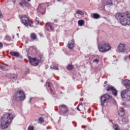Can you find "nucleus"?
I'll list each match as a JSON object with an SVG mask.
<instances>
[{
	"mask_svg": "<svg viewBox=\"0 0 130 130\" xmlns=\"http://www.w3.org/2000/svg\"><path fill=\"white\" fill-rule=\"evenodd\" d=\"M45 28L47 31H54V27L52 26V23L50 22H48L46 23L45 25Z\"/></svg>",
	"mask_w": 130,
	"mask_h": 130,
	"instance_id": "9b49d317",
	"label": "nucleus"
},
{
	"mask_svg": "<svg viewBox=\"0 0 130 130\" xmlns=\"http://www.w3.org/2000/svg\"><path fill=\"white\" fill-rule=\"evenodd\" d=\"M110 99H112V96L108 93L103 94L100 98L101 105L104 106L105 103H108Z\"/></svg>",
	"mask_w": 130,
	"mask_h": 130,
	"instance_id": "423d86ee",
	"label": "nucleus"
},
{
	"mask_svg": "<svg viewBox=\"0 0 130 130\" xmlns=\"http://www.w3.org/2000/svg\"><path fill=\"white\" fill-rule=\"evenodd\" d=\"M39 120V122H40V123H43V122H44V118L42 117H40L38 119Z\"/></svg>",
	"mask_w": 130,
	"mask_h": 130,
	"instance_id": "bb28decb",
	"label": "nucleus"
},
{
	"mask_svg": "<svg viewBox=\"0 0 130 130\" xmlns=\"http://www.w3.org/2000/svg\"><path fill=\"white\" fill-rule=\"evenodd\" d=\"M0 18H3V15L2 14V12L0 11Z\"/></svg>",
	"mask_w": 130,
	"mask_h": 130,
	"instance_id": "e433bc0d",
	"label": "nucleus"
},
{
	"mask_svg": "<svg viewBox=\"0 0 130 130\" xmlns=\"http://www.w3.org/2000/svg\"><path fill=\"white\" fill-rule=\"evenodd\" d=\"M106 5H108V6H109V5H110V2L107 1V2H106Z\"/></svg>",
	"mask_w": 130,
	"mask_h": 130,
	"instance_id": "f704fd0d",
	"label": "nucleus"
},
{
	"mask_svg": "<svg viewBox=\"0 0 130 130\" xmlns=\"http://www.w3.org/2000/svg\"><path fill=\"white\" fill-rule=\"evenodd\" d=\"M3 45H4L3 44V43L0 42V48H2V47H3Z\"/></svg>",
	"mask_w": 130,
	"mask_h": 130,
	"instance_id": "72a5a7b5",
	"label": "nucleus"
},
{
	"mask_svg": "<svg viewBox=\"0 0 130 130\" xmlns=\"http://www.w3.org/2000/svg\"><path fill=\"white\" fill-rule=\"evenodd\" d=\"M39 36H40V37H43V34H42L41 33H39Z\"/></svg>",
	"mask_w": 130,
	"mask_h": 130,
	"instance_id": "c9c22d12",
	"label": "nucleus"
},
{
	"mask_svg": "<svg viewBox=\"0 0 130 130\" xmlns=\"http://www.w3.org/2000/svg\"><path fill=\"white\" fill-rule=\"evenodd\" d=\"M122 124H127V123H128L129 122L128 118L126 117H123L122 119Z\"/></svg>",
	"mask_w": 130,
	"mask_h": 130,
	"instance_id": "aec40b11",
	"label": "nucleus"
},
{
	"mask_svg": "<svg viewBox=\"0 0 130 130\" xmlns=\"http://www.w3.org/2000/svg\"><path fill=\"white\" fill-rule=\"evenodd\" d=\"M118 114L121 117H122V116H124L125 114V110H124V109L123 108H120L118 111Z\"/></svg>",
	"mask_w": 130,
	"mask_h": 130,
	"instance_id": "ddd939ff",
	"label": "nucleus"
},
{
	"mask_svg": "<svg viewBox=\"0 0 130 130\" xmlns=\"http://www.w3.org/2000/svg\"><path fill=\"white\" fill-rule=\"evenodd\" d=\"M98 48L100 52L105 53V52H107V51L111 49V46H110V44L108 43L102 42L101 44L99 45Z\"/></svg>",
	"mask_w": 130,
	"mask_h": 130,
	"instance_id": "39448f33",
	"label": "nucleus"
},
{
	"mask_svg": "<svg viewBox=\"0 0 130 130\" xmlns=\"http://www.w3.org/2000/svg\"><path fill=\"white\" fill-rule=\"evenodd\" d=\"M40 58L41 59V58H42V55L40 56Z\"/></svg>",
	"mask_w": 130,
	"mask_h": 130,
	"instance_id": "a19ab883",
	"label": "nucleus"
},
{
	"mask_svg": "<svg viewBox=\"0 0 130 130\" xmlns=\"http://www.w3.org/2000/svg\"><path fill=\"white\" fill-rule=\"evenodd\" d=\"M77 109L79 111H82V110H84V106H83V104H79Z\"/></svg>",
	"mask_w": 130,
	"mask_h": 130,
	"instance_id": "4be33fe9",
	"label": "nucleus"
},
{
	"mask_svg": "<svg viewBox=\"0 0 130 130\" xmlns=\"http://www.w3.org/2000/svg\"><path fill=\"white\" fill-rule=\"evenodd\" d=\"M30 37L32 40H36V39H37V35L34 32L30 34Z\"/></svg>",
	"mask_w": 130,
	"mask_h": 130,
	"instance_id": "6ab92c4d",
	"label": "nucleus"
},
{
	"mask_svg": "<svg viewBox=\"0 0 130 130\" xmlns=\"http://www.w3.org/2000/svg\"><path fill=\"white\" fill-rule=\"evenodd\" d=\"M51 68L53 70H55L56 71H58V67L55 66H51Z\"/></svg>",
	"mask_w": 130,
	"mask_h": 130,
	"instance_id": "c85d7f7f",
	"label": "nucleus"
},
{
	"mask_svg": "<svg viewBox=\"0 0 130 130\" xmlns=\"http://www.w3.org/2000/svg\"><path fill=\"white\" fill-rule=\"evenodd\" d=\"M115 17L122 26H130V14L128 12L117 13Z\"/></svg>",
	"mask_w": 130,
	"mask_h": 130,
	"instance_id": "f03ea898",
	"label": "nucleus"
},
{
	"mask_svg": "<svg viewBox=\"0 0 130 130\" xmlns=\"http://www.w3.org/2000/svg\"><path fill=\"white\" fill-rule=\"evenodd\" d=\"M16 117L14 114L7 113L3 115L1 120V126L2 129H6L9 127V125L12 123L13 119Z\"/></svg>",
	"mask_w": 130,
	"mask_h": 130,
	"instance_id": "f257e3e1",
	"label": "nucleus"
},
{
	"mask_svg": "<svg viewBox=\"0 0 130 130\" xmlns=\"http://www.w3.org/2000/svg\"><path fill=\"white\" fill-rule=\"evenodd\" d=\"M13 99L15 101H24L26 99V94L23 90H19L15 92Z\"/></svg>",
	"mask_w": 130,
	"mask_h": 130,
	"instance_id": "7ed1b4c3",
	"label": "nucleus"
},
{
	"mask_svg": "<svg viewBox=\"0 0 130 130\" xmlns=\"http://www.w3.org/2000/svg\"><path fill=\"white\" fill-rule=\"evenodd\" d=\"M19 5L21 7H23V5H24L25 7H30V4L27 3V2H26L25 0H21V2L19 3Z\"/></svg>",
	"mask_w": 130,
	"mask_h": 130,
	"instance_id": "dca6fc26",
	"label": "nucleus"
},
{
	"mask_svg": "<svg viewBox=\"0 0 130 130\" xmlns=\"http://www.w3.org/2000/svg\"><path fill=\"white\" fill-rule=\"evenodd\" d=\"M106 91H107V92H109V91H111L114 96H117V90H116V89H115L114 87L111 85L107 86V87H106Z\"/></svg>",
	"mask_w": 130,
	"mask_h": 130,
	"instance_id": "1a4fd4ad",
	"label": "nucleus"
},
{
	"mask_svg": "<svg viewBox=\"0 0 130 130\" xmlns=\"http://www.w3.org/2000/svg\"><path fill=\"white\" fill-rule=\"evenodd\" d=\"M70 115H73L75 114V110H70Z\"/></svg>",
	"mask_w": 130,
	"mask_h": 130,
	"instance_id": "7c9ffc66",
	"label": "nucleus"
},
{
	"mask_svg": "<svg viewBox=\"0 0 130 130\" xmlns=\"http://www.w3.org/2000/svg\"><path fill=\"white\" fill-rule=\"evenodd\" d=\"M38 23H39V21H38Z\"/></svg>",
	"mask_w": 130,
	"mask_h": 130,
	"instance_id": "a18cd8bd",
	"label": "nucleus"
},
{
	"mask_svg": "<svg viewBox=\"0 0 130 130\" xmlns=\"http://www.w3.org/2000/svg\"><path fill=\"white\" fill-rule=\"evenodd\" d=\"M48 7H49L48 3H42L41 4H39L38 8V12H39V13L43 15V14L45 13L46 8H48Z\"/></svg>",
	"mask_w": 130,
	"mask_h": 130,
	"instance_id": "0eeeda50",
	"label": "nucleus"
},
{
	"mask_svg": "<svg viewBox=\"0 0 130 130\" xmlns=\"http://www.w3.org/2000/svg\"><path fill=\"white\" fill-rule=\"evenodd\" d=\"M124 86L126 88V89H130V81L126 79L122 82Z\"/></svg>",
	"mask_w": 130,
	"mask_h": 130,
	"instance_id": "4468645a",
	"label": "nucleus"
},
{
	"mask_svg": "<svg viewBox=\"0 0 130 130\" xmlns=\"http://www.w3.org/2000/svg\"><path fill=\"white\" fill-rule=\"evenodd\" d=\"M18 78V75L16 74H11L10 75V79H12V80H16Z\"/></svg>",
	"mask_w": 130,
	"mask_h": 130,
	"instance_id": "b1692460",
	"label": "nucleus"
},
{
	"mask_svg": "<svg viewBox=\"0 0 130 130\" xmlns=\"http://www.w3.org/2000/svg\"><path fill=\"white\" fill-rule=\"evenodd\" d=\"M27 1H28V2H31V0H27Z\"/></svg>",
	"mask_w": 130,
	"mask_h": 130,
	"instance_id": "c03bdc74",
	"label": "nucleus"
},
{
	"mask_svg": "<svg viewBox=\"0 0 130 130\" xmlns=\"http://www.w3.org/2000/svg\"><path fill=\"white\" fill-rule=\"evenodd\" d=\"M5 67L0 64V69H5Z\"/></svg>",
	"mask_w": 130,
	"mask_h": 130,
	"instance_id": "473e14b6",
	"label": "nucleus"
},
{
	"mask_svg": "<svg viewBox=\"0 0 130 130\" xmlns=\"http://www.w3.org/2000/svg\"><path fill=\"white\" fill-rule=\"evenodd\" d=\"M59 112L62 114H67L68 112H70V110L69 109V107L68 106L62 104L59 106Z\"/></svg>",
	"mask_w": 130,
	"mask_h": 130,
	"instance_id": "6e6552de",
	"label": "nucleus"
},
{
	"mask_svg": "<svg viewBox=\"0 0 130 130\" xmlns=\"http://www.w3.org/2000/svg\"><path fill=\"white\" fill-rule=\"evenodd\" d=\"M20 19L21 20V23L26 26V27H33V21L32 19H30V17L28 15L25 14L22 15L20 17Z\"/></svg>",
	"mask_w": 130,
	"mask_h": 130,
	"instance_id": "20e7f679",
	"label": "nucleus"
},
{
	"mask_svg": "<svg viewBox=\"0 0 130 130\" xmlns=\"http://www.w3.org/2000/svg\"><path fill=\"white\" fill-rule=\"evenodd\" d=\"M46 85H48V87H49L51 94H53V95H54L55 93L53 92V88H52V87H51V83L49 82H46Z\"/></svg>",
	"mask_w": 130,
	"mask_h": 130,
	"instance_id": "a211bd4d",
	"label": "nucleus"
},
{
	"mask_svg": "<svg viewBox=\"0 0 130 130\" xmlns=\"http://www.w3.org/2000/svg\"><path fill=\"white\" fill-rule=\"evenodd\" d=\"M118 49L120 52H124L125 51V44L120 43L118 47Z\"/></svg>",
	"mask_w": 130,
	"mask_h": 130,
	"instance_id": "f8f14e48",
	"label": "nucleus"
},
{
	"mask_svg": "<svg viewBox=\"0 0 130 130\" xmlns=\"http://www.w3.org/2000/svg\"><path fill=\"white\" fill-rule=\"evenodd\" d=\"M75 44V40H71V42H69L68 44V47L69 49H73L74 48V45Z\"/></svg>",
	"mask_w": 130,
	"mask_h": 130,
	"instance_id": "2eb2a0df",
	"label": "nucleus"
},
{
	"mask_svg": "<svg viewBox=\"0 0 130 130\" xmlns=\"http://www.w3.org/2000/svg\"><path fill=\"white\" fill-rule=\"evenodd\" d=\"M104 84H107V81H105Z\"/></svg>",
	"mask_w": 130,
	"mask_h": 130,
	"instance_id": "79ce46f5",
	"label": "nucleus"
},
{
	"mask_svg": "<svg viewBox=\"0 0 130 130\" xmlns=\"http://www.w3.org/2000/svg\"><path fill=\"white\" fill-rule=\"evenodd\" d=\"M12 2H13L14 4H15V3H16V0H13V1H12Z\"/></svg>",
	"mask_w": 130,
	"mask_h": 130,
	"instance_id": "58836bf2",
	"label": "nucleus"
},
{
	"mask_svg": "<svg viewBox=\"0 0 130 130\" xmlns=\"http://www.w3.org/2000/svg\"><path fill=\"white\" fill-rule=\"evenodd\" d=\"M76 14H78V15H81V16H83L84 15V12L83 11L80 10H78L76 11Z\"/></svg>",
	"mask_w": 130,
	"mask_h": 130,
	"instance_id": "cd10ccee",
	"label": "nucleus"
},
{
	"mask_svg": "<svg viewBox=\"0 0 130 130\" xmlns=\"http://www.w3.org/2000/svg\"><path fill=\"white\" fill-rule=\"evenodd\" d=\"M54 22L55 23H57V22H58V19H55V20H54Z\"/></svg>",
	"mask_w": 130,
	"mask_h": 130,
	"instance_id": "4c0bfd02",
	"label": "nucleus"
},
{
	"mask_svg": "<svg viewBox=\"0 0 130 130\" xmlns=\"http://www.w3.org/2000/svg\"><path fill=\"white\" fill-rule=\"evenodd\" d=\"M78 24L79 26H84V24H85V21H84V20L83 19L79 20L78 21Z\"/></svg>",
	"mask_w": 130,
	"mask_h": 130,
	"instance_id": "5701e85b",
	"label": "nucleus"
},
{
	"mask_svg": "<svg viewBox=\"0 0 130 130\" xmlns=\"http://www.w3.org/2000/svg\"><path fill=\"white\" fill-rule=\"evenodd\" d=\"M112 127L113 128H114V130H120L119 125L117 124H113L112 125Z\"/></svg>",
	"mask_w": 130,
	"mask_h": 130,
	"instance_id": "412c9836",
	"label": "nucleus"
},
{
	"mask_svg": "<svg viewBox=\"0 0 130 130\" xmlns=\"http://www.w3.org/2000/svg\"><path fill=\"white\" fill-rule=\"evenodd\" d=\"M57 1H58V2H60V1H61V0H57Z\"/></svg>",
	"mask_w": 130,
	"mask_h": 130,
	"instance_id": "37998d69",
	"label": "nucleus"
},
{
	"mask_svg": "<svg viewBox=\"0 0 130 130\" xmlns=\"http://www.w3.org/2000/svg\"><path fill=\"white\" fill-rule=\"evenodd\" d=\"M92 17L94 18V19H99L100 18V15L98 13H93Z\"/></svg>",
	"mask_w": 130,
	"mask_h": 130,
	"instance_id": "393cba45",
	"label": "nucleus"
},
{
	"mask_svg": "<svg viewBox=\"0 0 130 130\" xmlns=\"http://www.w3.org/2000/svg\"><path fill=\"white\" fill-rule=\"evenodd\" d=\"M28 130H34V126L30 125L28 127Z\"/></svg>",
	"mask_w": 130,
	"mask_h": 130,
	"instance_id": "c756f323",
	"label": "nucleus"
},
{
	"mask_svg": "<svg viewBox=\"0 0 130 130\" xmlns=\"http://www.w3.org/2000/svg\"><path fill=\"white\" fill-rule=\"evenodd\" d=\"M93 62H96V63H98V62H99V59H94Z\"/></svg>",
	"mask_w": 130,
	"mask_h": 130,
	"instance_id": "2f4dec72",
	"label": "nucleus"
},
{
	"mask_svg": "<svg viewBox=\"0 0 130 130\" xmlns=\"http://www.w3.org/2000/svg\"><path fill=\"white\" fill-rule=\"evenodd\" d=\"M40 62V60H38L36 57L29 58V62L34 67H37Z\"/></svg>",
	"mask_w": 130,
	"mask_h": 130,
	"instance_id": "9d476101",
	"label": "nucleus"
},
{
	"mask_svg": "<svg viewBox=\"0 0 130 130\" xmlns=\"http://www.w3.org/2000/svg\"><path fill=\"white\" fill-rule=\"evenodd\" d=\"M74 69V65L73 64H69L67 66L68 71H72Z\"/></svg>",
	"mask_w": 130,
	"mask_h": 130,
	"instance_id": "a878e982",
	"label": "nucleus"
},
{
	"mask_svg": "<svg viewBox=\"0 0 130 130\" xmlns=\"http://www.w3.org/2000/svg\"><path fill=\"white\" fill-rule=\"evenodd\" d=\"M10 54L12 56H14L15 57H20V53L18 52L11 51L10 52Z\"/></svg>",
	"mask_w": 130,
	"mask_h": 130,
	"instance_id": "f3484780",
	"label": "nucleus"
},
{
	"mask_svg": "<svg viewBox=\"0 0 130 130\" xmlns=\"http://www.w3.org/2000/svg\"><path fill=\"white\" fill-rule=\"evenodd\" d=\"M122 105H125V103H122Z\"/></svg>",
	"mask_w": 130,
	"mask_h": 130,
	"instance_id": "ea45409f",
	"label": "nucleus"
}]
</instances>
